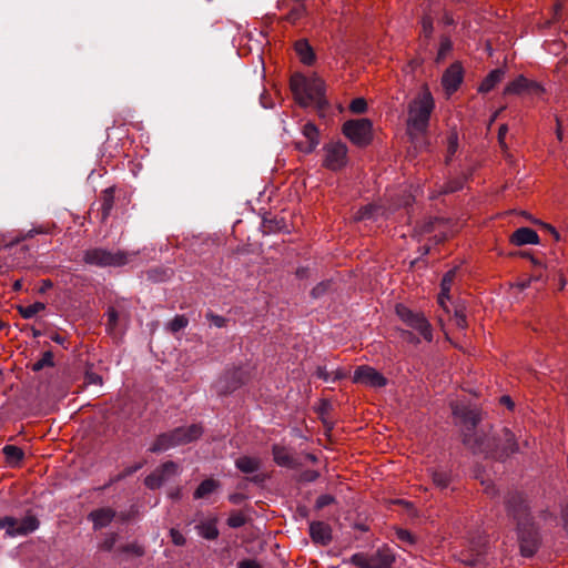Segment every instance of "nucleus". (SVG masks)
I'll use <instances>...</instances> for the list:
<instances>
[{"label": "nucleus", "mask_w": 568, "mask_h": 568, "mask_svg": "<svg viewBox=\"0 0 568 568\" xmlns=\"http://www.w3.org/2000/svg\"><path fill=\"white\" fill-rule=\"evenodd\" d=\"M464 443L475 453L485 454L495 459H505L518 450L515 435L509 429H503L498 438L477 437L476 435L465 434Z\"/></svg>", "instance_id": "f257e3e1"}, {"label": "nucleus", "mask_w": 568, "mask_h": 568, "mask_svg": "<svg viewBox=\"0 0 568 568\" xmlns=\"http://www.w3.org/2000/svg\"><path fill=\"white\" fill-rule=\"evenodd\" d=\"M434 108L435 102L428 88H424L408 104L407 133L412 140L427 132Z\"/></svg>", "instance_id": "f03ea898"}, {"label": "nucleus", "mask_w": 568, "mask_h": 568, "mask_svg": "<svg viewBox=\"0 0 568 568\" xmlns=\"http://www.w3.org/2000/svg\"><path fill=\"white\" fill-rule=\"evenodd\" d=\"M290 84L295 100L301 105H321L324 102L325 84L321 78L316 75L305 77L297 73L292 75Z\"/></svg>", "instance_id": "7ed1b4c3"}, {"label": "nucleus", "mask_w": 568, "mask_h": 568, "mask_svg": "<svg viewBox=\"0 0 568 568\" xmlns=\"http://www.w3.org/2000/svg\"><path fill=\"white\" fill-rule=\"evenodd\" d=\"M203 433L200 425L193 424L187 427H179L170 433L158 436L150 450L153 453L165 452L170 448L189 444L197 439Z\"/></svg>", "instance_id": "20e7f679"}, {"label": "nucleus", "mask_w": 568, "mask_h": 568, "mask_svg": "<svg viewBox=\"0 0 568 568\" xmlns=\"http://www.w3.org/2000/svg\"><path fill=\"white\" fill-rule=\"evenodd\" d=\"M510 511L517 520L520 552L524 557H531L538 548V536L530 524L527 506L520 505L518 509Z\"/></svg>", "instance_id": "39448f33"}, {"label": "nucleus", "mask_w": 568, "mask_h": 568, "mask_svg": "<svg viewBox=\"0 0 568 568\" xmlns=\"http://www.w3.org/2000/svg\"><path fill=\"white\" fill-rule=\"evenodd\" d=\"M133 254L125 251H109L105 248H91L85 251L83 260L87 264L99 267H121L126 265Z\"/></svg>", "instance_id": "423d86ee"}, {"label": "nucleus", "mask_w": 568, "mask_h": 568, "mask_svg": "<svg viewBox=\"0 0 568 568\" xmlns=\"http://www.w3.org/2000/svg\"><path fill=\"white\" fill-rule=\"evenodd\" d=\"M343 134L356 146H366L373 140V123L368 119H355L344 122Z\"/></svg>", "instance_id": "0eeeda50"}, {"label": "nucleus", "mask_w": 568, "mask_h": 568, "mask_svg": "<svg viewBox=\"0 0 568 568\" xmlns=\"http://www.w3.org/2000/svg\"><path fill=\"white\" fill-rule=\"evenodd\" d=\"M348 162L347 145L341 141H331L322 148V166L337 172L346 166Z\"/></svg>", "instance_id": "6e6552de"}, {"label": "nucleus", "mask_w": 568, "mask_h": 568, "mask_svg": "<svg viewBox=\"0 0 568 568\" xmlns=\"http://www.w3.org/2000/svg\"><path fill=\"white\" fill-rule=\"evenodd\" d=\"M395 311L397 316L404 324L417 331L425 341H433L432 326L427 318L422 313L413 312L404 304L396 305Z\"/></svg>", "instance_id": "1a4fd4ad"}, {"label": "nucleus", "mask_w": 568, "mask_h": 568, "mask_svg": "<svg viewBox=\"0 0 568 568\" xmlns=\"http://www.w3.org/2000/svg\"><path fill=\"white\" fill-rule=\"evenodd\" d=\"M394 556L388 549H378L372 555L358 552L352 556V562L361 568H389Z\"/></svg>", "instance_id": "9d476101"}, {"label": "nucleus", "mask_w": 568, "mask_h": 568, "mask_svg": "<svg viewBox=\"0 0 568 568\" xmlns=\"http://www.w3.org/2000/svg\"><path fill=\"white\" fill-rule=\"evenodd\" d=\"M39 527V520L34 516H26L22 519L4 517L0 519V529H6L10 537L28 535Z\"/></svg>", "instance_id": "9b49d317"}, {"label": "nucleus", "mask_w": 568, "mask_h": 568, "mask_svg": "<svg viewBox=\"0 0 568 568\" xmlns=\"http://www.w3.org/2000/svg\"><path fill=\"white\" fill-rule=\"evenodd\" d=\"M353 382L372 388H382L387 385V378L368 365L358 366L354 371Z\"/></svg>", "instance_id": "f8f14e48"}, {"label": "nucleus", "mask_w": 568, "mask_h": 568, "mask_svg": "<svg viewBox=\"0 0 568 568\" xmlns=\"http://www.w3.org/2000/svg\"><path fill=\"white\" fill-rule=\"evenodd\" d=\"M544 92L542 87L532 80L527 79L524 75L517 77L515 80L509 82L505 89L504 94H530V95H541Z\"/></svg>", "instance_id": "ddd939ff"}, {"label": "nucleus", "mask_w": 568, "mask_h": 568, "mask_svg": "<svg viewBox=\"0 0 568 568\" xmlns=\"http://www.w3.org/2000/svg\"><path fill=\"white\" fill-rule=\"evenodd\" d=\"M464 79V69L460 62L450 64L442 77V85L447 95L458 90Z\"/></svg>", "instance_id": "4468645a"}, {"label": "nucleus", "mask_w": 568, "mask_h": 568, "mask_svg": "<svg viewBox=\"0 0 568 568\" xmlns=\"http://www.w3.org/2000/svg\"><path fill=\"white\" fill-rule=\"evenodd\" d=\"M302 134L305 141L296 142L295 148L302 153L310 154L320 144V131L314 123L307 122L302 128Z\"/></svg>", "instance_id": "2eb2a0df"}, {"label": "nucleus", "mask_w": 568, "mask_h": 568, "mask_svg": "<svg viewBox=\"0 0 568 568\" xmlns=\"http://www.w3.org/2000/svg\"><path fill=\"white\" fill-rule=\"evenodd\" d=\"M310 535L314 542L327 545L332 540L331 527L323 521H313L310 525Z\"/></svg>", "instance_id": "dca6fc26"}, {"label": "nucleus", "mask_w": 568, "mask_h": 568, "mask_svg": "<svg viewBox=\"0 0 568 568\" xmlns=\"http://www.w3.org/2000/svg\"><path fill=\"white\" fill-rule=\"evenodd\" d=\"M510 242L517 246L538 244L539 236L537 232L530 227H519L511 234Z\"/></svg>", "instance_id": "f3484780"}, {"label": "nucleus", "mask_w": 568, "mask_h": 568, "mask_svg": "<svg viewBox=\"0 0 568 568\" xmlns=\"http://www.w3.org/2000/svg\"><path fill=\"white\" fill-rule=\"evenodd\" d=\"M272 453L273 459L278 466L286 468L297 467V462L288 448L281 445H274Z\"/></svg>", "instance_id": "a211bd4d"}, {"label": "nucleus", "mask_w": 568, "mask_h": 568, "mask_svg": "<svg viewBox=\"0 0 568 568\" xmlns=\"http://www.w3.org/2000/svg\"><path fill=\"white\" fill-rule=\"evenodd\" d=\"M115 513L111 508H100L93 510L89 515V519L93 523L94 529L106 527L114 518Z\"/></svg>", "instance_id": "6ab92c4d"}, {"label": "nucleus", "mask_w": 568, "mask_h": 568, "mask_svg": "<svg viewBox=\"0 0 568 568\" xmlns=\"http://www.w3.org/2000/svg\"><path fill=\"white\" fill-rule=\"evenodd\" d=\"M455 276H456V270L455 268L449 270L448 272H446V274L444 275L442 283H440V293L438 295V304L445 311H447L446 302L449 301V292H450L453 282L455 280Z\"/></svg>", "instance_id": "aec40b11"}, {"label": "nucleus", "mask_w": 568, "mask_h": 568, "mask_svg": "<svg viewBox=\"0 0 568 568\" xmlns=\"http://www.w3.org/2000/svg\"><path fill=\"white\" fill-rule=\"evenodd\" d=\"M505 77V70L501 68L491 70L487 77L481 81L478 87V92L488 93L490 92L497 84L501 82Z\"/></svg>", "instance_id": "412c9836"}, {"label": "nucleus", "mask_w": 568, "mask_h": 568, "mask_svg": "<svg viewBox=\"0 0 568 568\" xmlns=\"http://www.w3.org/2000/svg\"><path fill=\"white\" fill-rule=\"evenodd\" d=\"M294 49L302 63L306 65H311L314 63L315 54L307 40H297L294 44Z\"/></svg>", "instance_id": "4be33fe9"}, {"label": "nucleus", "mask_w": 568, "mask_h": 568, "mask_svg": "<svg viewBox=\"0 0 568 568\" xmlns=\"http://www.w3.org/2000/svg\"><path fill=\"white\" fill-rule=\"evenodd\" d=\"M2 453L4 455L7 464L12 467L20 465L24 457L23 450L14 445H6L2 448Z\"/></svg>", "instance_id": "5701e85b"}, {"label": "nucleus", "mask_w": 568, "mask_h": 568, "mask_svg": "<svg viewBox=\"0 0 568 568\" xmlns=\"http://www.w3.org/2000/svg\"><path fill=\"white\" fill-rule=\"evenodd\" d=\"M235 466L244 474H252L258 470L261 460L257 457L242 456L235 460Z\"/></svg>", "instance_id": "b1692460"}, {"label": "nucleus", "mask_w": 568, "mask_h": 568, "mask_svg": "<svg viewBox=\"0 0 568 568\" xmlns=\"http://www.w3.org/2000/svg\"><path fill=\"white\" fill-rule=\"evenodd\" d=\"M114 204V187H108L102 192L101 196V220L105 221Z\"/></svg>", "instance_id": "393cba45"}, {"label": "nucleus", "mask_w": 568, "mask_h": 568, "mask_svg": "<svg viewBox=\"0 0 568 568\" xmlns=\"http://www.w3.org/2000/svg\"><path fill=\"white\" fill-rule=\"evenodd\" d=\"M219 487V483L212 478L203 480L194 491V498H205Z\"/></svg>", "instance_id": "a878e982"}, {"label": "nucleus", "mask_w": 568, "mask_h": 568, "mask_svg": "<svg viewBox=\"0 0 568 568\" xmlns=\"http://www.w3.org/2000/svg\"><path fill=\"white\" fill-rule=\"evenodd\" d=\"M19 314L21 315L22 318L24 320H30L32 318L33 316H36L38 313L42 312L45 310V304L42 303V302H36L31 305H28V306H22V305H19L17 307Z\"/></svg>", "instance_id": "bb28decb"}, {"label": "nucleus", "mask_w": 568, "mask_h": 568, "mask_svg": "<svg viewBox=\"0 0 568 568\" xmlns=\"http://www.w3.org/2000/svg\"><path fill=\"white\" fill-rule=\"evenodd\" d=\"M197 530L200 536L209 540H213L219 536V530L216 527V523L214 520H209L200 524L197 526Z\"/></svg>", "instance_id": "cd10ccee"}, {"label": "nucleus", "mask_w": 568, "mask_h": 568, "mask_svg": "<svg viewBox=\"0 0 568 568\" xmlns=\"http://www.w3.org/2000/svg\"><path fill=\"white\" fill-rule=\"evenodd\" d=\"M53 353L51 351H47L42 354L41 358L32 364L33 372H40L44 367L53 366Z\"/></svg>", "instance_id": "c85d7f7f"}, {"label": "nucleus", "mask_w": 568, "mask_h": 568, "mask_svg": "<svg viewBox=\"0 0 568 568\" xmlns=\"http://www.w3.org/2000/svg\"><path fill=\"white\" fill-rule=\"evenodd\" d=\"M452 49H453V43H452L450 39L447 37H443L440 39L436 61L440 62V61L445 60L446 57L448 55V53L452 51Z\"/></svg>", "instance_id": "c756f323"}, {"label": "nucleus", "mask_w": 568, "mask_h": 568, "mask_svg": "<svg viewBox=\"0 0 568 568\" xmlns=\"http://www.w3.org/2000/svg\"><path fill=\"white\" fill-rule=\"evenodd\" d=\"M379 210L378 206L374 205V204H368V205H365L363 207H361L356 214H355V219L356 220H364V219H371V217H374L375 215H377V211Z\"/></svg>", "instance_id": "7c9ffc66"}, {"label": "nucleus", "mask_w": 568, "mask_h": 568, "mask_svg": "<svg viewBox=\"0 0 568 568\" xmlns=\"http://www.w3.org/2000/svg\"><path fill=\"white\" fill-rule=\"evenodd\" d=\"M164 476L160 474V471L156 469L154 473H152L151 475H149L146 478H145V486L151 488V489H155V488H159L163 481H164Z\"/></svg>", "instance_id": "2f4dec72"}, {"label": "nucleus", "mask_w": 568, "mask_h": 568, "mask_svg": "<svg viewBox=\"0 0 568 568\" xmlns=\"http://www.w3.org/2000/svg\"><path fill=\"white\" fill-rule=\"evenodd\" d=\"M189 321L184 315H176L170 323L169 328L172 333H176L186 327Z\"/></svg>", "instance_id": "473e14b6"}, {"label": "nucleus", "mask_w": 568, "mask_h": 568, "mask_svg": "<svg viewBox=\"0 0 568 568\" xmlns=\"http://www.w3.org/2000/svg\"><path fill=\"white\" fill-rule=\"evenodd\" d=\"M458 149V135L456 132H450L447 138V161L456 153Z\"/></svg>", "instance_id": "72a5a7b5"}, {"label": "nucleus", "mask_w": 568, "mask_h": 568, "mask_svg": "<svg viewBox=\"0 0 568 568\" xmlns=\"http://www.w3.org/2000/svg\"><path fill=\"white\" fill-rule=\"evenodd\" d=\"M349 110L353 113L361 114L367 110V103L364 98H356L349 103Z\"/></svg>", "instance_id": "f704fd0d"}, {"label": "nucleus", "mask_w": 568, "mask_h": 568, "mask_svg": "<svg viewBox=\"0 0 568 568\" xmlns=\"http://www.w3.org/2000/svg\"><path fill=\"white\" fill-rule=\"evenodd\" d=\"M161 475L164 476V479L166 480L170 476H174L179 471V466L173 462H168L162 465L160 469H158Z\"/></svg>", "instance_id": "c9c22d12"}, {"label": "nucleus", "mask_w": 568, "mask_h": 568, "mask_svg": "<svg viewBox=\"0 0 568 568\" xmlns=\"http://www.w3.org/2000/svg\"><path fill=\"white\" fill-rule=\"evenodd\" d=\"M479 422V416L476 412H467L464 416V423L468 430L475 428L476 424Z\"/></svg>", "instance_id": "e433bc0d"}, {"label": "nucleus", "mask_w": 568, "mask_h": 568, "mask_svg": "<svg viewBox=\"0 0 568 568\" xmlns=\"http://www.w3.org/2000/svg\"><path fill=\"white\" fill-rule=\"evenodd\" d=\"M432 476L433 481L442 488L446 487L449 483L448 476L444 473L434 471Z\"/></svg>", "instance_id": "4c0bfd02"}, {"label": "nucleus", "mask_w": 568, "mask_h": 568, "mask_svg": "<svg viewBox=\"0 0 568 568\" xmlns=\"http://www.w3.org/2000/svg\"><path fill=\"white\" fill-rule=\"evenodd\" d=\"M106 315H108V331L112 333L116 326L118 313L114 308L111 307L108 310Z\"/></svg>", "instance_id": "58836bf2"}, {"label": "nucleus", "mask_w": 568, "mask_h": 568, "mask_svg": "<svg viewBox=\"0 0 568 568\" xmlns=\"http://www.w3.org/2000/svg\"><path fill=\"white\" fill-rule=\"evenodd\" d=\"M172 542L176 546H183L185 544V537L175 528L170 530Z\"/></svg>", "instance_id": "ea45409f"}, {"label": "nucleus", "mask_w": 568, "mask_h": 568, "mask_svg": "<svg viewBox=\"0 0 568 568\" xmlns=\"http://www.w3.org/2000/svg\"><path fill=\"white\" fill-rule=\"evenodd\" d=\"M454 323L457 327L464 329L467 326L466 316L462 311H456L454 316Z\"/></svg>", "instance_id": "a19ab883"}, {"label": "nucleus", "mask_w": 568, "mask_h": 568, "mask_svg": "<svg viewBox=\"0 0 568 568\" xmlns=\"http://www.w3.org/2000/svg\"><path fill=\"white\" fill-rule=\"evenodd\" d=\"M423 31L426 37H429L433 32V20L430 17H424L422 20Z\"/></svg>", "instance_id": "79ce46f5"}, {"label": "nucleus", "mask_w": 568, "mask_h": 568, "mask_svg": "<svg viewBox=\"0 0 568 568\" xmlns=\"http://www.w3.org/2000/svg\"><path fill=\"white\" fill-rule=\"evenodd\" d=\"M334 501V498L329 495H322L316 500V507L317 508H324L328 505H331Z\"/></svg>", "instance_id": "37998d69"}, {"label": "nucleus", "mask_w": 568, "mask_h": 568, "mask_svg": "<svg viewBox=\"0 0 568 568\" xmlns=\"http://www.w3.org/2000/svg\"><path fill=\"white\" fill-rule=\"evenodd\" d=\"M244 518L242 515H233L227 519V524L230 527L237 528L244 525Z\"/></svg>", "instance_id": "c03bdc74"}, {"label": "nucleus", "mask_w": 568, "mask_h": 568, "mask_svg": "<svg viewBox=\"0 0 568 568\" xmlns=\"http://www.w3.org/2000/svg\"><path fill=\"white\" fill-rule=\"evenodd\" d=\"M206 317L216 327H223L225 325V318L220 315L209 313Z\"/></svg>", "instance_id": "a18cd8bd"}, {"label": "nucleus", "mask_w": 568, "mask_h": 568, "mask_svg": "<svg viewBox=\"0 0 568 568\" xmlns=\"http://www.w3.org/2000/svg\"><path fill=\"white\" fill-rule=\"evenodd\" d=\"M316 376L324 382H332V373L327 372L325 367H317Z\"/></svg>", "instance_id": "49530a36"}, {"label": "nucleus", "mask_w": 568, "mask_h": 568, "mask_svg": "<svg viewBox=\"0 0 568 568\" xmlns=\"http://www.w3.org/2000/svg\"><path fill=\"white\" fill-rule=\"evenodd\" d=\"M237 568H261L260 564L253 559L242 560L237 564Z\"/></svg>", "instance_id": "de8ad7c7"}, {"label": "nucleus", "mask_w": 568, "mask_h": 568, "mask_svg": "<svg viewBox=\"0 0 568 568\" xmlns=\"http://www.w3.org/2000/svg\"><path fill=\"white\" fill-rule=\"evenodd\" d=\"M115 540H116V535H111L102 542V545H101L102 549L110 551L113 548Z\"/></svg>", "instance_id": "09e8293b"}, {"label": "nucleus", "mask_w": 568, "mask_h": 568, "mask_svg": "<svg viewBox=\"0 0 568 568\" xmlns=\"http://www.w3.org/2000/svg\"><path fill=\"white\" fill-rule=\"evenodd\" d=\"M397 536L400 540L413 542V537L407 530H398Z\"/></svg>", "instance_id": "8fccbe9b"}, {"label": "nucleus", "mask_w": 568, "mask_h": 568, "mask_svg": "<svg viewBox=\"0 0 568 568\" xmlns=\"http://www.w3.org/2000/svg\"><path fill=\"white\" fill-rule=\"evenodd\" d=\"M237 376H239V383L236 385L232 386L230 389H235L240 384L245 383V381L243 379V372L241 369H237L232 373V377H237Z\"/></svg>", "instance_id": "3c124183"}, {"label": "nucleus", "mask_w": 568, "mask_h": 568, "mask_svg": "<svg viewBox=\"0 0 568 568\" xmlns=\"http://www.w3.org/2000/svg\"><path fill=\"white\" fill-rule=\"evenodd\" d=\"M345 377H346V373L343 372L342 369H336L335 372L332 373V382H336V381L345 378Z\"/></svg>", "instance_id": "603ef678"}, {"label": "nucleus", "mask_w": 568, "mask_h": 568, "mask_svg": "<svg viewBox=\"0 0 568 568\" xmlns=\"http://www.w3.org/2000/svg\"><path fill=\"white\" fill-rule=\"evenodd\" d=\"M506 133H507V126L501 125L498 130V141H499L500 145H504V140H505Z\"/></svg>", "instance_id": "864d4df0"}, {"label": "nucleus", "mask_w": 568, "mask_h": 568, "mask_svg": "<svg viewBox=\"0 0 568 568\" xmlns=\"http://www.w3.org/2000/svg\"><path fill=\"white\" fill-rule=\"evenodd\" d=\"M53 286L52 282L50 280H43L41 282V286L39 288L40 293H44L47 290L51 288Z\"/></svg>", "instance_id": "5fc2aeb1"}, {"label": "nucleus", "mask_w": 568, "mask_h": 568, "mask_svg": "<svg viewBox=\"0 0 568 568\" xmlns=\"http://www.w3.org/2000/svg\"><path fill=\"white\" fill-rule=\"evenodd\" d=\"M557 129H556V135L559 141L562 140V130H561V121L559 118H556Z\"/></svg>", "instance_id": "6e6d98bb"}, {"label": "nucleus", "mask_w": 568, "mask_h": 568, "mask_svg": "<svg viewBox=\"0 0 568 568\" xmlns=\"http://www.w3.org/2000/svg\"><path fill=\"white\" fill-rule=\"evenodd\" d=\"M88 379H89L90 383H95V384H101L102 383L101 377L95 375V374L88 375Z\"/></svg>", "instance_id": "4d7b16f0"}, {"label": "nucleus", "mask_w": 568, "mask_h": 568, "mask_svg": "<svg viewBox=\"0 0 568 568\" xmlns=\"http://www.w3.org/2000/svg\"><path fill=\"white\" fill-rule=\"evenodd\" d=\"M403 336L409 342L418 343V339L410 332H404Z\"/></svg>", "instance_id": "13d9d810"}, {"label": "nucleus", "mask_w": 568, "mask_h": 568, "mask_svg": "<svg viewBox=\"0 0 568 568\" xmlns=\"http://www.w3.org/2000/svg\"><path fill=\"white\" fill-rule=\"evenodd\" d=\"M554 48H549V51L554 53H558V51L562 48V44L560 42L552 43Z\"/></svg>", "instance_id": "bf43d9fd"}, {"label": "nucleus", "mask_w": 568, "mask_h": 568, "mask_svg": "<svg viewBox=\"0 0 568 568\" xmlns=\"http://www.w3.org/2000/svg\"><path fill=\"white\" fill-rule=\"evenodd\" d=\"M501 403H504L505 405H507L509 408H511V407H513V402H511V399H510V397H509V396H503V397H501Z\"/></svg>", "instance_id": "052dcab7"}, {"label": "nucleus", "mask_w": 568, "mask_h": 568, "mask_svg": "<svg viewBox=\"0 0 568 568\" xmlns=\"http://www.w3.org/2000/svg\"><path fill=\"white\" fill-rule=\"evenodd\" d=\"M547 229L555 236L556 241H559V239H560L559 233L556 231V229L551 225H548Z\"/></svg>", "instance_id": "680f3d73"}, {"label": "nucleus", "mask_w": 568, "mask_h": 568, "mask_svg": "<svg viewBox=\"0 0 568 568\" xmlns=\"http://www.w3.org/2000/svg\"><path fill=\"white\" fill-rule=\"evenodd\" d=\"M12 288L14 291H20L22 288V281L21 280H17L13 285H12Z\"/></svg>", "instance_id": "e2e57ef3"}, {"label": "nucleus", "mask_w": 568, "mask_h": 568, "mask_svg": "<svg viewBox=\"0 0 568 568\" xmlns=\"http://www.w3.org/2000/svg\"><path fill=\"white\" fill-rule=\"evenodd\" d=\"M560 10H561V4H560V3H556V4H555V7H554V11H555V13H554V20H556V19H557V16H558V13H559V11H560Z\"/></svg>", "instance_id": "0e129e2a"}, {"label": "nucleus", "mask_w": 568, "mask_h": 568, "mask_svg": "<svg viewBox=\"0 0 568 568\" xmlns=\"http://www.w3.org/2000/svg\"><path fill=\"white\" fill-rule=\"evenodd\" d=\"M410 203H412V196H410V195H408V196H406V197L404 199V201L400 203V205L403 204V205H405V206H406V205H409Z\"/></svg>", "instance_id": "69168bd1"}, {"label": "nucleus", "mask_w": 568, "mask_h": 568, "mask_svg": "<svg viewBox=\"0 0 568 568\" xmlns=\"http://www.w3.org/2000/svg\"><path fill=\"white\" fill-rule=\"evenodd\" d=\"M141 466L140 465H136L134 466L133 468H130L125 471V475H130V474H133L134 471H136Z\"/></svg>", "instance_id": "338daca9"}, {"label": "nucleus", "mask_w": 568, "mask_h": 568, "mask_svg": "<svg viewBox=\"0 0 568 568\" xmlns=\"http://www.w3.org/2000/svg\"><path fill=\"white\" fill-rule=\"evenodd\" d=\"M458 190V186H449L446 189V192H455Z\"/></svg>", "instance_id": "774afa93"}]
</instances>
